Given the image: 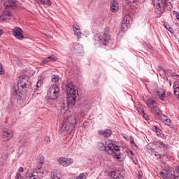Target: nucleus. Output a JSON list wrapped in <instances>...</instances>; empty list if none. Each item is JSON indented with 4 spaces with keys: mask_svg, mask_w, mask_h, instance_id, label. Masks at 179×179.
<instances>
[{
    "mask_svg": "<svg viewBox=\"0 0 179 179\" xmlns=\"http://www.w3.org/2000/svg\"><path fill=\"white\" fill-rule=\"evenodd\" d=\"M29 80H30L29 76H20L17 86L14 87L12 91L10 97L11 104H15V103H17L19 100H22L21 94L27 92V85H29Z\"/></svg>",
    "mask_w": 179,
    "mask_h": 179,
    "instance_id": "f257e3e1",
    "label": "nucleus"
},
{
    "mask_svg": "<svg viewBox=\"0 0 179 179\" xmlns=\"http://www.w3.org/2000/svg\"><path fill=\"white\" fill-rule=\"evenodd\" d=\"M98 148L101 152H106L108 155H113L114 159L120 160L121 159V152H120V147L114 144L113 141L106 142V145L103 143L98 144Z\"/></svg>",
    "mask_w": 179,
    "mask_h": 179,
    "instance_id": "f03ea898",
    "label": "nucleus"
},
{
    "mask_svg": "<svg viewBox=\"0 0 179 179\" xmlns=\"http://www.w3.org/2000/svg\"><path fill=\"white\" fill-rule=\"evenodd\" d=\"M66 101L69 107H73L75 103H76V97L78 96V90L75 89V86H73V83H67L66 85Z\"/></svg>",
    "mask_w": 179,
    "mask_h": 179,
    "instance_id": "7ed1b4c3",
    "label": "nucleus"
},
{
    "mask_svg": "<svg viewBox=\"0 0 179 179\" xmlns=\"http://www.w3.org/2000/svg\"><path fill=\"white\" fill-rule=\"evenodd\" d=\"M176 171L179 174V165L176 166L173 171L171 166L165 167V169L159 173V176L163 179H179V176L176 173Z\"/></svg>",
    "mask_w": 179,
    "mask_h": 179,
    "instance_id": "20e7f679",
    "label": "nucleus"
},
{
    "mask_svg": "<svg viewBox=\"0 0 179 179\" xmlns=\"http://www.w3.org/2000/svg\"><path fill=\"white\" fill-rule=\"evenodd\" d=\"M110 28L106 27L104 29V34L102 35L101 38L100 37L99 34H95L93 37L94 41H101L103 45H107V43L110 40H111V35L109 34Z\"/></svg>",
    "mask_w": 179,
    "mask_h": 179,
    "instance_id": "39448f33",
    "label": "nucleus"
},
{
    "mask_svg": "<svg viewBox=\"0 0 179 179\" xmlns=\"http://www.w3.org/2000/svg\"><path fill=\"white\" fill-rule=\"evenodd\" d=\"M147 150L148 153H150L151 155L159 156V159H162V157L166 156V153H163V150L159 152L157 141L148 143L147 145Z\"/></svg>",
    "mask_w": 179,
    "mask_h": 179,
    "instance_id": "423d86ee",
    "label": "nucleus"
},
{
    "mask_svg": "<svg viewBox=\"0 0 179 179\" xmlns=\"http://www.w3.org/2000/svg\"><path fill=\"white\" fill-rule=\"evenodd\" d=\"M47 96L50 100H57L59 97V87L57 85H52L48 90Z\"/></svg>",
    "mask_w": 179,
    "mask_h": 179,
    "instance_id": "0eeeda50",
    "label": "nucleus"
},
{
    "mask_svg": "<svg viewBox=\"0 0 179 179\" xmlns=\"http://www.w3.org/2000/svg\"><path fill=\"white\" fill-rule=\"evenodd\" d=\"M47 174V171L41 169H35L31 174L26 176L24 179H40Z\"/></svg>",
    "mask_w": 179,
    "mask_h": 179,
    "instance_id": "6e6552de",
    "label": "nucleus"
},
{
    "mask_svg": "<svg viewBox=\"0 0 179 179\" xmlns=\"http://www.w3.org/2000/svg\"><path fill=\"white\" fill-rule=\"evenodd\" d=\"M166 0H155L153 3L155 6H156L157 12L162 15L164 12V3Z\"/></svg>",
    "mask_w": 179,
    "mask_h": 179,
    "instance_id": "1a4fd4ad",
    "label": "nucleus"
},
{
    "mask_svg": "<svg viewBox=\"0 0 179 179\" xmlns=\"http://www.w3.org/2000/svg\"><path fill=\"white\" fill-rule=\"evenodd\" d=\"M71 51L73 52V54H82V52H83V45L78 43H73L71 45Z\"/></svg>",
    "mask_w": 179,
    "mask_h": 179,
    "instance_id": "9d476101",
    "label": "nucleus"
},
{
    "mask_svg": "<svg viewBox=\"0 0 179 179\" xmlns=\"http://www.w3.org/2000/svg\"><path fill=\"white\" fill-rule=\"evenodd\" d=\"M151 113L154 117L158 118V120H163V113L160 110V108L157 106H154L151 108Z\"/></svg>",
    "mask_w": 179,
    "mask_h": 179,
    "instance_id": "9b49d317",
    "label": "nucleus"
},
{
    "mask_svg": "<svg viewBox=\"0 0 179 179\" xmlns=\"http://www.w3.org/2000/svg\"><path fill=\"white\" fill-rule=\"evenodd\" d=\"M130 17H124L122 21L121 32L125 33L131 27Z\"/></svg>",
    "mask_w": 179,
    "mask_h": 179,
    "instance_id": "f8f14e48",
    "label": "nucleus"
},
{
    "mask_svg": "<svg viewBox=\"0 0 179 179\" xmlns=\"http://www.w3.org/2000/svg\"><path fill=\"white\" fill-rule=\"evenodd\" d=\"M110 177L113 179H124L125 177V171L124 170H115L110 173Z\"/></svg>",
    "mask_w": 179,
    "mask_h": 179,
    "instance_id": "ddd939ff",
    "label": "nucleus"
},
{
    "mask_svg": "<svg viewBox=\"0 0 179 179\" xmlns=\"http://www.w3.org/2000/svg\"><path fill=\"white\" fill-rule=\"evenodd\" d=\"M59 164L60 166H64V167H68V166H71L72 163H73V160L71 158H66L62 157L58 159Z\"/></svg>",
    "mask_w": 179,
    "mask_h": 179,
    "instance_id": "4468645a",
    "label": "nucleus"
},
{
    "mask_svg": "<svg viewBox=\"0 0 179 179\" xmlns=\"http://www.w3.org/2000/svg\"><path fill=\"white\" fill-rule=\"evenodd\" d=\"M23 30L20 27H15L13 29V35L16 37L18 40H23L24 36H23Z\"/></svg>",
    "mask_w": 179,
    "mask_h": 179,
    "instance_id": "2eb2a0df",
    "label": "nucleus"
},
{
    "mask_svg": "<svg viewBox=\"0 0 179 179\" xmlns=\"http://www.w3.org/2000/svg\"><path fill=\"white\" fill-rule=\"evenodd\" d=\"M1 138L4 142H8V141L13 138V134L10 131H3L1 133Z\"/></svg>",
    "mask_w": 179,
    "mask_h": 179,
    "instance_id": "dca6fc26",
    "label": "nucleus"
},
{
    "mask_svg": "<svg viewBox=\"0 0 179 179\" xmlns=\"http://www.w3.org/2000/svg\"><path fill=\"white\" fill-rule=\"evenodd\" d=\"M98 134L101 136H103L104 138H108L111 136V134H113V131H111V129H106L105 130H99Z\"/></svg>",
    "mask_w": 179,
    "mask_h": 179,
    "instance_id": "f3484780",
    "label": "nucleus"
},
{
    "mask_svg": "<svg viewBox=\"0 0 179 179\" xmlns=\"http://www.w3.org/2000/svg\"><path fill=\"white\" fill-rule=\"evenodd\" d=\"M154 93L159 97L160 100L164 101V99L166 97V91L163 89H158V90H155Z\"/></svg>",
    "mask_w": 179,
    "mask_h": 179,
    "instance_id": "a211bd4d",
    "label": "nucleus"
},
{
    "mask_svg": "<svg viewBox=\"0 0 179 179\" xmlns=\"http://www.w3.org/2000/svg\"><path fill=\"white\" fill-rule=\"evenodd\" d=\"M4 6L9 8V9H16L17 3H16V0H8V1L5 3Z\"/></svg>",
    "mask_w": 179,
    "mask_h": 179,
    "instance_id": "6ab92c4d",
    "label": "nucleus"
},
{
    "mask_svg": "<svg viewBox=\"0 0 179 179\" xmlns=\"http://www.w3.org/2000/svg\"><path fill=\"white\" fill-rule=\"evenodd\" d=\"M10 16H12V13L6 9L3 12V14L0 15V22H3L6 20V19H8V17H10Z\"/></svg>",
    "mask_w": 179,
    "mask_h": 179,
    "instance_id": "aec40b11",
    "label": "nucleus"
},
{
    "mask_svg": "<svg viewBox=\"0 0 179 179\" xmlns=\"http://www.w3.org/2000/svg\"><path fill=\"white\" fill-rule=\"evenodd\" d=\"M118 9H120V8L118 7V1H111L110 3L111 12H113V13L118 12Z\"/></svg>",
    "mask_w": 179,
    "mask_h": 179,
    "instance_id": "412c9836",
    "label": "nucleus"
},
{
    "mask_svg": "<svg viewBox=\"0 0 179 179\" xmlns=\"http://www.w3.org/2000/svg\"><path fill=\"white\" fill-rule=\"evenodd\" d=\"M157 145L158 151L162 152V153H165L164 149H167V145L164 144L162 141H157Z\"/></svg>",
    "mask_w": 179,
    "mask_h": 179,
    "instance_id": "4be33fe9",
    "label": "nucleus"
},
{
    "mask_svg": "<svg viewBox=\"0 0 179 179\" xmlns=\"http://www.w3.org/2000/svg\"><path fill=\"white\" fill-rule=\"evenodd\" d=\"M161 121L164 122V124L165 125H167L168 127H170V125H171V120L169 117H167L166 115H162V120H161Z\"/></svg>",
    "mask_w": 179,
    "mask_h": 179,
    "instance_id": "5701e85b",
    "label": "nucleus"
},
{
    "mask_svg": "<svg viewBox=\"0 0 179 179\" xmlns=\"http://www.w3.org/2000/svg\"><path fill=\"white\" fill-rule=\"evenodd\" d=\"M164 10L166 9V10H171L173 9V4H171L170 2H167V1H165L164 4Z\"/></svg>",
    "mask_w": 179,
    "mask_h": 179,
    "instance_id": "b1692460",
    "label": "nucleus"
},
{
    "mask_svg": "<svg viewBox=\"0 0 179 179\" xmlns=\"http://www.w3.org/2000/svg\"><path fill=\"white\" fill-rule=\"evenodd\" d=\"M164 26L165 29H166V30L169 31V33H171V34H173L174 33V30L173 29V28H171L170 27V24H169V23L165 22L164 24Z\"/></svg>",
    "mask_w": 179,
    "mask_h": 179,
    "instance_id": "393cba45",
    "label": "nucleus"
},
{
    "mask_svg": "<svg viewBox=\"0 0 179 179\" xmlns=\"http://www.w3.org/2000/svg\"><path fill=\"white\" fill-rule=\"evenodd\" d=\"M145 103L148 107H150V106H153L155 103H156V101L155 99H148Z\"/></svg>",
    "mask_w": 179,
    "mask_h": 179,
    "instance_id": "a878e982",
    "label": "nucleus"
},
{
    "mask_svg": "<svg viewBox=\"0 0 179 179\" xmlns=\"http://www.w3.org/2000/svg\"><path fill=\"white\" fill-rule=\"evenodd\" d=\"M152 131H154V132H156L157 136H160V135H162V130H160V129H158L157 126H154L152 127Z\"/></svg>",
    "mask_w": 179,
    "mask_h": 179,
    "instance_id": "bb28decb",
    "label": "nucleus"
},
{
    "mask_svg": "<svg viewBox=\"0 0 179 179\" xmlns=\"http://www.w3.org/2000/svg\"><path fill=\"white\" fill-rule=\"evenodd\" d=\"M59 81V76L58 75H52V82L54 83H57V82Z\"/></svg>",
    "mask_w": 179,
    "mask_h": 179,
    "instance_id": "cd10ccee",
    "label": "nucleus"
},
{
    "mask_svg": "<svg viewBox=\"0 0 179 179\" xmlns=\"http://www.w3.org/2000/svg\"><path fill=\"white\" fill-rule=\"evenodd\" d=\"M43 5H48V6H51V1L50 0H38Z\"/></svg>",
    "mask_w": 179,
    "mask_h": 179,
    "instance_id": "c85d7f7f",
    "label": "nucleus"
},
{
    "mask_svg": "<svg viewBox=\"0 0 179 179\" xmlns=\"http://www.w3.org/2000/svg\"><path fill=\"white\" fill-rule=\"evenodd\" d=\"M42 86H43V80H38V82L36 83L35 90H39L40 87H41Z\"/></svg>",
    "mask_w": 179,
    "mask_h": 179,
    "instance_id": "c756f323",
    "label": "nucleus"
},
{
    "mask_svg": "<svg viewBox=\"0 0 179 179\" xmlns=\"http://www.w3.org/2000/svg\"><path fill=\"white\" fill-rule=\"evenodd\" d=\"M174 88V94L175 96H179V86H177L176 85H173Z\"/></svg>",
    "mask_w": 179,
    "mask_h": 179,
    "instance_id": "7c9ffc66",
    "label": "nucleus"
},
{
    "mask_svg": "<svg viewBox=\"0 0 179 179\" xmlns=\"http://www.w3.org/2000/svg\"><path fill=\"white\" fill-rule=\"evenodd\" d=\"M38 163L39 164H44V157H43L42 155H40L38 157V160H37Z\"/></svg>",
    "mask_w": 179,
    "mask_h": 179,
    "instance_id": "2f4dec72",
    "label": "nucleus"
},
{
    "mask_svg": "<svg viewBox=\"0 0 179 179\" xmlns=\"http://www.w3.org/2000/svg\"><path fill=\"white\" fill-rule=\"evenodd\" d=\"M74 34L76 36L78 40L82 37V32L80 31H74Z\"/></svg>",
    "mask_w": 179,
    "mask_h": 179,
    "instance_id": "473e14b6",
    "label": "nucleus"
},
{
    "mask_svg": "<svg viewBox=\"0 0 179 179\" xmlns=\"http://www.w3.org/2000/svg\"><path fill=\"white\" fill-rule=\"evenodd\" d=\"M48 62H50V60L48 59V57H47L41 62V65H45L48 64Z\"/></svg>",
    "mask_w": 179,
    "mask_h": 179,
    "instance_id": "72a5a7b5",
    "label": "nucleus"
},
{
    "mask_svg": "<svg viewBox=\"0 0 179 179\" xmlns=\"http://www.w3.org/2000/svg\"><path fill=\"white\" fill-rule=\"evenodd\" d=\"M73 31H80V27H79V25H76L75 24L73 25Z\"/></svg>",
    "mask_w": 179,
    "mask_h": 179,
    "instance_id": "f704fd0d",
    "label": "nucleus"
},
{
    "mask_svg": "<svg viewBox=\"0 0 179 179\" xmlns=\"http://www.w3.org/2000/svg\"><path fill=\"white\" fill-rule=\"evenodd\" d=\"M130 143L131 146H135V148H138V146L135 143V141H134V138H132V136H130Z\"/></svg>",
    "mask_w": 179,
    "mask_h": 179,
    "instance_id": "c9c22d12",
    "label": "nucleus"
},
{
    "mask_svg": "<svg viewBox=\"0 0 179 179\" xmlns=\"http://www.w3.org/2000/svg\"><path fill=\"white\" fill-rule=\"evenodd\" d=\"M48 59H49V62H55L57 61V59L52 57V56H48Z\"/></svg>",
    "mask_w": 179,
    "mask_h": 179,
    "instance_id": "e433bc0d",
    "label": "nucleus"
},
{
    "mask_svg": "<svg viewBox=\"0 0 179 179\" xmlns=\"http://www.w3.org/2000/svg\"><path fill=\"white\" fill-rule=\"evenodd\" d=\"M3 73H5V70H3L2 64L0 63V75H3Z\"/></svg>",
    "mask_w": 179,
    "mask_h": 179,
    "instance_id": "4c0bfd02",
    "label": "nucleus"
},
{
    "mask_svg": "<svg viewBox=\"0 0 179 179\" xmlns=\"http://www.w3.org/2000/svg\"><path fill=\"white\" fill-rule=\"evenodd\" d=\"M142 113H143V118H145V120H149V116L148 115V114L145 113V110H142Z\"/></svg>",
    "mask_w": 179,
    "mask_h": 179,
    "instance_id": "58836bf2",
    "label": "nucleus"
},
{
    "mask_svg": "<svg viewBox=\"0 0 179 179\" xmlns=\"http://www.w3.org/2000/svg\"><path fill=\"white\" fill-rule=\"evenodd\" d=\"M15 179H24V178H23V176H22V175H20V173H17L15 176Z\"/></svg>",
    "mask_w": 179,
    "mask_h": 179,
    "instance_id": "ea45409f",
    "label": "nucleus"
},
{
    "mask_svg": "<svg viewBox=\"0 0 179 179\" xmlns=\"http://www.w3.org/2000/svg\"><path fill=\"white\" fill-rule=\"evenodd\" d=\"M85 177V173H80L78 176L76 177V179H83Z\"/></svg>",
    "mask_w": 179,
    "mask_h": 179,
    "instance_id": "a19ab883",
    "label": "nucleus"
},
{
    "mask_svg": "<svg viewBox=\"0 0 179 179\" xmlns=\"http://www.w3.org/2000/svg\"><path fill=\"white\" fill-rule=\"evenodd\" d=\"M45 142H46V143H50V142H51V139H50L48 136H46L45 138Z\"/></svg>",
    "mask_w": 179,
    "mask_h": 179,
    "instance_id": "79ce46f5",
    "label": "nucleus"
},
{
    "mask_svg": "<svg viewBox=\"0 0 179 179\" xmlns=\"http://www.w3.org/2000/svg\"><path fill=\"white\" fill-rule=\"evenodd\" d=\"M99 81L98 79H96V80H95L94 81L93 85H94V86H99Z\"/></svg>",
    "mask_w": 179,
    "mask_h": 179,
    "instance_id": "37998d69",
    "label": "nucleus"
},
{
    "mask_svg": "<svg viewBox=\"0 0 179 179\" xmlns=\"http://www.w3.org/2000/svg\"><path fill=\"white\" fill-rule=\"evenodd\" d=\"M23 167H20L19 169L17 170V173H18V174H20V173H23Z\"/></svg>",
    "mask_w": 179,
    "mask_h": 179,
    "instance_id": "c03bdc74",
    "label": "nucleus"
},
{
    "mask_svg": "<svg viewBox=\"0 0 179 179\" xmlns=\"http://www.w3.org/2000/svg\"><path fill=\"white\" fill-rule=\"evenodd\" d=\"M146 45L150 50H153V47H152V45L146 43Z\"/></svg>",
    "mask_w": 179,
    "mask_h": 179,
    "instance_id": "a18cd8bd",
    "label": "nucleus"
},
{
    "mask_svg": "<svg viewBox=\"0 0 179 179\" xmlns=\"http://www.w3.org/2000/svg\"><path fill=\"white\" fill-rule=\"evenodd\" d=\"M3 34V30L0 29V36H2Z\"/></svg>",
    "mask_w": 179,
    "mask_h": 179,
    "instance_id": "49530a36",
    "label": "nucleus"
},
{
    "mask_svg": "<svg viewBox=\"0 0 179 179\" xmlns=\"http://www.w3.org/2000/svg\"><path fill=\"white\" fill-rule=\"evenodd\" d=\"M158 71H162V66H158Z\"/></svg>",
    "mask_w": 179,
    "mask_h": 179,
    "instance_id": "de8ad7c7",
    "label": "nucleus"
},
{
    "mask_svg": "<svg viewBox=\"0 0 179 179\" xmlns=\"http://www.w3.org/2000/svg\"><path fill=\"white\" fill-rule=\"evenodd\" d=\"M129 2L134 3V2H135V0H129Z\"/></svg>",
    "mask_w": 179,
    "mask_h": 179,
    "instance_id": "09e8293b",
    "label": "nucleus"
},
{
    "mask_svg": "<svg viewBox=\"0 0 179 179\" xmlns=\"http://www.w3.org/2000/svg\"><path fill=\"white\" fill-rule=\"evenodd\" d=\"M73 122L74 124H76V119H73Z\"/></svg>",
    "mask_w": 179,
    "mask_h": 179,
    "instance_id": "8fccbe9b",
    "label": "nucleus"
},
{
    "mask_svg": "<svg viewBox=\"0 0 179 179\" xmlns=\"http://www.w3.org/2000/svg\"><path fill=\"white\" fill-rule=\"evenodd\" d=\"M60 129H62L64 128V124L59 126Z\"/></svg>",
    "mask_w": 179,
    "mask_h": 179,
    "instance_id": "3c124183",
    "label": "nucleus"
},
{
    "mask_svg": "<svg viewBox=\"0 0 179 179\" xmlns=\"http://www.w3.org/2000/svg\"><path fill=\"white\" fill-rule=\"evenodd\" d=\"M130 154L134 155V152L132 150H130Z\"/></svg>",
    "mask_w": 179,
    "mask_h": 179,
    "instance_id": "603ef678",
    "label": "nucleus"
},
{
    "mask_svg": "<svg viewBox=\"0 0 179 179\" xmlns=\"http://www.w3.org/2000/svg\"><path fill=\"white\" fill-rule=\"evenodd\" d=\"M167 94L170 96V94H171V92H167Z\"/></svg>",
    "mask_w": 179,
    "mask_h": 179,
    "instance_id": "864d4df0",
    "label": "nucleus"
},
{
    "mask_svg": "<svg viewBox=\"0 0 179 179\" xmlns=\"http://www.w3.org/2000/svg\"><path fill=\"white\" fill-rule=\"evenodd\" d=\"M52 179H55V177L52 176Z\"/></svg>",
    "mask_w": 179,
    "mask_h": 179,
    "instance_id": "5fc2aeb1",
    "label": "nucleus"
},
{
    "mask_svg": "<svg viewBox=\"0 0 179 179\" xmlns=\"http://www.w3.org/2000/svg\"><path fill=\"white\" fill-rule=\"evenodd\" d=\"M169 85H170V86H171V82H170Z\"/></svg>",
    "mask_w": 179,
    "mask_h": 179,
    "instance_id": "6e6d98bb",
    "label": "nucleus"
},
{
    "mask_svg": "<svg viewBox=\"0 0 179 179\" xmlns=\"http://www.w3.org/2000/svg\"><path fill=\"white\" fill-rule=\"evenodd\" d=\"M37 169H41V166L40 168H37Z\"/></svg>",
    "mask_w": 179,
    "mask_h": 179,
    "instance_id": "4d7b16f0",
    "label": "nucleus"
},
{
    "mask_svg": "<svg viewBox=\"0 0 179 179\" xmlns=\"http://www.w3.org/2000/svg\"><path fill=\"white\" fill-rule=\"evenodd\" d=\"M141 1H143H143H145V0H141Z\"/></svg>",
    "mask_w": 179,
    "mask_h": 179,
    "instance_id": "13d9d810",
    "label": "nucleus"
}]
</instances>
